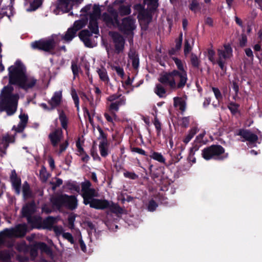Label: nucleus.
I'll use <instances>...</instances> for the list:
<instances>
[{"instance_id":"nucleus-13","label":"nucleus","mask_w":262,"mask_h":262,"mask_svg":"<svg viewBox=\"0 0 262 262\" xmlns=\"http://www.w3.org/2000/svg\"><path fill=\"white\" fill-rule=\"evenodd\" d=\"M110 35L113 39L115 53L117 54L122 53L125 44V39L122 35L117 32H110Z\"/></svg>"},{"instance_id":"nucleus-24","label":"nucleus","mask_w":262,"mask_h":262,"mask_svg":"<svg viewBox=\"0 0 262 262\" xmlns=\"http://www.w3.org/2000/svg\"><path fill=\"white\" fill-rule=\"evenodd\" d=\"M130 5L127 3L121 2L118 8V12L120 15H127L130 14Z\"/></svg>"},{"instance_id":"nucleus-18","label":"nucleus","mask_w":262,"mask_h":262,"mask_svg":"<svg viewBox=\"0 0 262 262\" xmlns=\"http://www.w3.org/2000/svg\"><path fill=\"white\" fill-rule=\"evenodd\" d=\"M126 99L123 97L120 98L115 102H113L108 104V110L113 114V117L115 119L117 118L116 112H118L119 108L120 106L123 105L125 104Z\"/></svg>"},{"instance_id":"nucleus-40","label":"nucleus","mask_w":262,"mask_h":262,"mask_svg":"<svg viewBox=\"0 0 262 262\" xmlns=\"http://www.w3.org/2000/svg\"><path fill=\"white\" fill-rule=\"evenodd\" d=\"M71 95L72 96L73 99L74 101V103L76 106L77 108V110L79 109V98L77 95L76 90L74 89L71 90Z\"/></svg>"},{"instance_id":"nucleus-48","label":"nucleus","mask_w":262,"mask_h":262,"mask_svg":"<svg viewBox=\"0 0 262 262\" xmlns=\"http://www.w3.org/2000/svg\"><path fill=\"white\" fill-rule=\"evenodd\" d=\"M42 0H34L33 3L31 4V7H33L31 10H35L42 4Z\"/></svg>"},{"instance_id":"nucleus-30","label":"nucleus","mask_w":262,"mask_h":262,"mask_svg":"<svg viewBox=\"0 0 262 262\" xmlns=\"http://www.w3.org/2000/svg\"><path fill=\"white\" fill-rule=\"evenodd\" d=\"M35 247L39 249L42 252H45L49 255H52V251L51 249L45 243L39 242L35 244Z\"/></svg>"},{"instance_id":"nucleus-23","label":"nucleus","mask_w":262,"mask_h":262,"mask_svg":"<svg viewBox=\"0 0 262 262\" xmlns=\"http://www.w3.org/2000/svg\"><path fill=\"white\" fill-rule=\"evenodd\" d=\"M11 181L12 184V186L15 190V192L17 194L20 193V184L21 180L20 179L18 178L16 176L15 170L12 171V174L11 176Z\"/></svg>"},{"instance_id":"nucleus-29","label":"nucleus","mask_w":262,"mask_h":262,"mask_svg":"<svg viewBox=\"0 0 262 262\" xmlns=\"http://www.w3.org/2000/svg\"><path fill=\"white\" fill-rule=\"evenodd\" d=\"M174 100V106L182 112H184L186 108V103L184 99L181 98L175 97Z\"/></svg>"},{"instance_id":"nucleus-25","label":"nucleus","mask_w":262,"mask_h":262,"mask_svg":"<svg viewBox=\"0 0 262 262\" xmlns=\"http://www.w3.org/2000/svg\"><path fill=\"white\" fill-rule=\"evenodd\" d=\"M19 117L20 119V122L16 126H14L13 127V129H14L16 132H21L24 129L28 121V116L25 114L20 115Z\"/></svg>"},{"instance_id":"nucleus-62","label":"nucleus","mask_w":262,"mask_h":262,"mask_svg":"<svg viewBox=\"0 0 262 262\" xmlns=\"http://www.w3.org/2000/svg\"><path fill=\"white\" fill-rule=\"evenodd\" d=\"M247 37L245 35H243L240 39L239 44L242 47H244L246 45L247 43Z\"/></svg>"},{"instance_id":"nucleus-16","label":"nucleus","mask_w":262,"mask_h":262,"mask_svg":"<svg viewBox=\"0 0 262 262\" xmlns=\"http://www.w3.org/2000/svg\"><path fill=\"white\" fill-rule=\"evenodd\" d=\"M82 0H58L57 9L63 12L70 11L73 7L81 2Z\"/></svg>"},{"instance_id":"nucleus-38","label":"nucleus","mask_w":262,"mask_h":262,"mask_svg":"<svg viewBox=\"0 0 262 262\" xmlns=\"http://www.w3.org/2000/svg\"><path fill=\"white\" fill-rule=\"evenodd\" d=\"M23 192L24 196L25 198H28L31 195V192L30 190V186L29 184L25 182L23 186Z\"/></svg>"},{"instance_id":"nucleus-63","label":"nucleus","mask_w":262,"mask_h":262,"mask_svg":"<svg viewBox=\"0 0 262 262\" xmlns=\"http://www.w3.org/2000/svg\"><path fill=\"white\" fill-rule=\"evenodd\" d=\"M245 53L247 56L250 57H253V52L251 49L247 48L245 49Z\"/></svg>"},{"instance_id":"nucleus-27","label":"nucleus","mask_w":262,"mask_h":262,"mask_svg":"<svg viewBox=\"0 0 262 262\" xmlns=\"http://www.w3.org/2000/svg\"><path fill=\"white\" fill-rule=\"evenodd\" d=\"M76 33L77 32L74 29L70 27L68 29L65 35H61L60 37L62 39L64 40L65 42H69L76 36Z\"/></svg>"},{"instance_id":"nucleus-15","label":"nucleus","mask_w":262,"mask_h":262,"mask_svg":"<svg viewBox=\"0 0 262 262\" xmlns=\"http://www.w3.org/2000/svg\"><path fill=\"white\" fill-rule=\"evenodd\" d=\"M101 18L108 26L116 27L118 20V13L113 9H109L108 13H104Z\"/></svg>"},{"instance_id":"nucleus-64","label":"nucleus","mask_w":262,"mask_h":262,"mask_svg":"<svg viewBox=\"0 0 262 262\" xmlns=\"http://www.w3.org/2000/svg\"><path fill=\"white\" fill-rule=\"evenodd\" d=\"M81 156V160L84 162H86V163L88 162L90 159V157L88 155L85 154V153L83 154Z\"/></svg>"},{"instance_id":"nucleus-47","label":"nucleus","mask_w":262,"mask_h":262,"mask_svg":"<svg viewBox=\"0 0 262 262\" xmlns=\"http://www.w3.org/2000/svg\"><path fill=\"white\" fill-rule=\"evenodd\" d=\"M154 124L155 128L157 131V134L159 135L160 133L161 129V123L160 122V121H159V120L158 119V118L157 117L155 118Z\"/></svg>"},{"instance_id":"nucleus-59","label":"nucleus","mask_w":262,"mask_h":262,"mask_svg":"<svg viewBox=\"0 0 262 262\" xmlns=\"http://www.w3.org/2000/svg\"><path fill=\"white\" fill-rule=\"evenodd\" d=\"M72 70L74 75L78 74L79 72V67L75 62L72 63Z\"/></svg>"},{"instance_id":"nucleus-11","label":"nucleus","mask_w":262,"mask_h":262,"mask_svg":"<svg viewBox=\"0 0 262 262\" xmlns=\"http://www.w3.org/2000/svg\"><path fill=\"white\" fill-rule=\"evenodd\" d=\"M53 203L58 207L66 206L74 209L77 206V200L75 196L62 194L57 196L53 200Z\"/></svg>"},{"instance_id":"nucleus-54","label":"nucleus","mask_w":262,"mask_h":262,"mask_svg":"<svg viewBox=\"0 0 262 262\" xmlns=\"http://www.w3.org/2000/svg\"><path fill=\"white\" fill-rule=\"evenodd\" d=\"M181 125L183 127H186L189 124V117H183L181 120Z\"/></svg>"},{"instance_id":"nucleus-37","label":"nucleus","mask_w":262,"mask_h":262,"mask_svg":"<svg viewBox=\"0 0 262 262\" xmlns=\"http://www.w3.org/2000/svg\"><path fill=\"white\" fill-rule=\"evenodd\" d=\"M40 178L42 182H46L49 177L46 169L44 167H42L39 172Z\"/></svg>"},{"instance_id":"nucleus-51","label":"nucleus","mask_w":262,"mask_h":262,"mask_svg":"<svg viewBox=\"0 0 262 262\" xmlns=\"http://www.w3.org/2000/svg\"><path fill=\"white\" fill-rule=\"evenodd\" d=\"M228 107L232 113H235L237 111L238 105L234 103H231L229 104Z\"/></svg>"},{"instance_id":"nucleus-36","label":"nucleus","mask_w":262,"mask_h":262,"mask_svg":"<svg viewBox=\"0 0 262 262\" xmlns=\"http://www.w3.org/2000/svg\"><path fill=\"white\" fill-rule=\"evenodd\" d=\"M128 56L132 60L133 66L135 68H137L138 66V59L137 58L135 53L133 51H130L128 53Z\"/></svg>"},{"instance_id":"nucleus-1","label":"nucleus","mask_w":262,"mask_h":262,"mask_svg":"<svg viewBox=\"0 0 262 262\" xmlns=\"http://www.w3.org/2000/svg\"><path fill=\"white\" fill-rule=\"evenodd\" d=\"M9 82L17 85L26 91L33 90L38 86V80L35 77L26 74L23 63L17 60L8 69Z\"/></svg>"},{"instance_id":"nucleus-50","label":"nucleus","mask_w":262,"mask_h":262,"mask_svg":"<svg viewBox=\"0 0 262 262\" xmlns=\"http://www.w3.org/2000/svg\"><path fill=\"white\" fill-rule=\"evenodd\" d=\"M124 176L126 178H128L133 180H135L138 178V176L135 173L128 171L124 172Z\"/></svg>"},{"instance_id":"nucleus-39","label":"nucleus","mask_w":262,"mask_h":262,"mask_svg":"<svg viewBox=\"0 0 262 262\" xmlns=\"http://www.w3.org/2000/svg\"><path fill=\"white\" fill-rule=\"evenodd\" d=\"M215 51L212 48L208 50V59L213 63L216 64V59L214 58Z\"/></svg>"},{"instance_id":"nucleus-28","label":"nucleus","mask_w":262,"mask_h":262,"mask_svg":"<svg viewBox=\"0 0 262 262\" xmlns=\"http://www.w3.org/2000/svg\"><path fill=\"white\" fill-rule=\"evenodd\" d=\"M88 22V19L85 18H81V19L76 20L74 22L72 28L77 32L84 27L85 26Z\"/></svg>"},{"instance_id":"nucleus-10","label":"nucleus","mask_w":262,"mask_h":262,"mask_svg":"<svg viewBox=\"0 0 262 262\" xmlns=\"http://www.w3.org/2000/svg\"><path fill=\"white\" fill-rule=\"evenodd\" d=\"M147 5V10L140 11L138 17L141 23L148 24L151 19V11L156 9L158 6V0H144Z\"/></svg>"},{"instance_id":"nucleus-19","label":"nucleus","mask_w":262,"mask_h":262,"mask_svg":"<svg viewBox=\"0 0 262 262\" xmlns=\"http://www.w3.org/2000/svg\"><path fill=\"white\" fill-rule=\"evenodd\" d=\"M239 135L247 140L249 142V145L251 147L253 146L254 142L258 139L257 135L247 130H241Z\"/></svg>"},{"instance_id":"nucleus-2","label":"nucleus","mask_w":262,"mask_h":262,"mask_svg":"<svg viewBox=\"0 0 262 262\" xmlns=\"http://www.w3.org/2000/svg\"><path fill=\"white\" fill-rule=\"evenodd\" d=\"M172 59L178 70L161 75L159 81L170 89L176 90L184 86L187 80V75L184 69V63L177 58L173 57Z\"/></svg>"},{"instance_id":"nucleus-12","label":"nucleus","mask_w":262,"mask_h":262,"mask_svg":"<svg viewBox=\"0 0 262 262\" xmlns=\"http://www.w3.org/2000/svg\"><path fill=\"white\" fill-rule=\"evenodd\" d=\"M58 36H52L50 38L46 40H40L33 42L31 46L33 49H38L45 51H49L52 50L55 44L57 43Z\"/></svg>"},{"instance_id":"nucleus-44","label":"nucleus","mask_w":262,"mask_h":262,"mask_svg":"<svg viewBox=\"0 0 262 262\" xmlns=\"http://www.w3.org/2000/svg\"><path fill=\"white\" fill-rule=\"evenodd\" d=\"M157 206V204L154 200H151L148 203L147 208L148 211H153L156 209Z\"/></svg>"},{"instance_id":"nucleus-7","label":"nucleus","mask_w":262,"mask_h":262,"mask_svg":"<svg viewBox=\"0 0 262 262\" xmlns=\"http://www.w3.org/2000/svg\"><path fill=\"white\" fill-rule=\"evenodd\" d=\"M27 230L25 224L18 225L14 228L6 229L0 232V246L5 244L11 238L24 236Z\"/></svg>"},{"instance_id":"nucleus-3","label":"nucleus","mask_w":262,"mask_h":262,"mask_svg":"<svg viewBox=\"0 0 262 262\" xmlns=\"http://www.w3.org/2000/svg\"><path fill=\"white\" fill-rule=\"evenodd\" d=\"M82 11L88 12L90 16L89 29L91 33L88 30H83L79 33V37L84 42L85 46L93 47L94 43L91 39L92 33L98 34L99 33L98 19L100 18L101 10L99 6L95 5L93 6H87L82 9Z\"/></svg>"},{"instance_id":"nucleus-4","label":"nucleus","mask_w":262,"mask_h":262,"mask_svg":"<svg viewBox=\"0 0 262 262\" xmlns=\"http://www.w3.org/2000/svg\"><path fill=\"white\" fill-rule=\"evenodd\" d=\"M91 183L85 181L81 184L82 196L85 205H90L91 208L96 209H104L110 207V203L106 200L94 199L99 196L97 191L91 187Z\"/></svg>"},{"instance_id":"nucleus-55","label":"nucleus","mask_w":262,"mask_h":262,"mask_svg":"<svg viewBox=\"0 0 262 262\" xmlns=\"http://www.w3.org/2000/svg\"><path fill=\"white\" fill-rule=\"evenodd\" d=\"M51 184L53 185L52 188L54 190L57 187L59 186L62 184V180L60 179L57 178L56 179V181L52 182Z\"/></svg>"},{"instance_id":"nucleus-20","label":"nucleus","mask_w":262,"mask_h":262,"mask_svg":"<svg viewBox=\"0 0 262 262\" xmlns=\"http://www.w3.org/2000/svg\"><path fill=\"white\" fill-rule=\"evenodd\" d=\"M49 138L53 145L56 146L63 138L61 129L60 128L55 129L49 135Z\"/></svg>"},{"instance_id":"nucleus-14","label":"nucleus","mask_w":262,"mask_h":262,"mask_svg":"<svg viewBox=\"0 0 262 262\" xmlns=\"http://www.w3.org/2000/svg\"><path fill=\"white\" fill-rule=\"evenodd\" d=\"M97 129L99 133L98 139L99 141V149L100 153L102 157H105L108 154V142L106 139V136L100 126H97Z\"/></svg>"},{"instance_id":"nucleus-42","label":"nucleus","mask_w":262,"mask_h":262,"mask_svg":"<svg viewBox=\"0 0 262 262\" xmlns=\"http://www.w3.org/2000/svg\"><path fill=\"white\" fill-rule=\"evenodd\" d=\"M212 90L215 98L218 100V101L220 102L222 99V95L220 91L218 88H212Z\"/></svg>"},{"instance_id":"nucleus-45","label":"nucleus","mask_w":262,"mask_h":262,"mask_svg":"<svg viewBox=\"0 0 262 262\" xmlns=\"http://www.w3.org/2000/svg\"><path fill=\"white\" fill-rule=\"evenodd\" d=\"M191 62L193 66L198 67L200 64V61L195 55L192 54L191 57Z\"/></svg>"},{"instance_id":"nucleus-33","label":"nucleus","mask_w":262,"mask_h":262,"mask_svg":"<svg viewBox=\"0 0 262 262\" xmlns=\"http://www.w3.org/2000/svg\"><path fill=\"white\" fill-rule=\"evenodd\" d=\"M56 219L55 218L49 216L43 221V223L46 228L50 229L51 228L53 227V225Z\"/></svg>"},{"instance_id":"nucleus-17","label":"nucleus","mask_w":262,"mask_h":262,"mask_svg":"<svg viewBox=\"0 0 262 262\" xmlns=\"http://www.w3.org/2000/svg\"><path fill=\"white\" fill-rule=\"evenodd\" d=\"M14 141L13 136L6 135L0 139V156H3L6 154V149L8 147L9 143Z\"/></svg>"},{"instance_id":"nucleus-58","label":"nucleus","mask_w":262,"mask_h":262,"mask_svg":"<svg viewBox=\"0 0 262 262\" xmlns=\"http://www.w3.org/2000/svg\"><path fill=\"white\" fill-rule=\"evenodd\" d=\"M120 97V96H118L117 95H113L111 96H110L107 98V100L110 102V103L113 102H115L117 100H118Z\"/></svg>"},{"instance_id":"nucleus-9","label":"nucleus","mask_w":262,"mask_h":262,"mask_svg":"<svg viewBox=\"0 0 262 262\" xmlns=\"http://www.w3.org/2000/svg\"><path fill=\"white\" fill-rule=\"evenodd\" d=\"M203 157L207 160L211 159L222 160L227 157L224 148L221 145H214L204 148L202 153Z\"/></svg>"},{"instance_id":"nucleus-32","label":"nucleus","mask_w":262,"mask_h":262,"mask_svg":"<svg viewBox=\"0 0 262 262\" xmlns=\"http://www.w3.org/2000/svg\"><path fill=\"white\" fill-rule=\"evenodd\" d=\"M59 119L62 128L67 129L68 119L63 111H59Z\"/></svg>"},{"instance_id":"nucleus-5","label":"nucleus","mask_w":262,"mask_h":262,"mask_svg":"<svg viewBox=\"0 0 262 262\" xmlns=\"http://www.w3.org/2000/svg\"><path fill=\"white\" fill-rule=\"evenodd\" d=\"M18 96L12 94V88L5 86L0 94V112L6 111L8 115L13 114L16 110Z\"/></svg>"},{"instance_id":"nucleus-52","label":"nucleus","mask_w":262,"mask_h":262,"mask_svg":"<svg viewBox=\"0 0 262 262\" xmlns=\"http://www.w3.org/2000/svg\"><path fill=\"white\" fill-rule=\"evenodd\" d=\"M191 50V47L190 45L188 40H186L184 46V54L185 55L188 54Z\"/></svg>"},{"instance_id":"nucleus-49","label":"nucleus","mask_w":262,"mask_h":262,"mask_svg":"<svg viewBox=\"0 0 262 262\" xmlns=\"http://www.w3.org/2000/svg\"><path fill=\"white\" fill-rule=\"evenodd\" d=\"M10 256V253L7 251H3L0 252V258L3 260L8 259Z\"/></svg>"},{"instance_id":"nucleus-61","label":"nucleus","mask_w":262,"mask_h":262,"mask_svg":"<svg viewBox=\"0 0 262 262\" xmlns=\"http://www.w3.org/2000/svg\"><path fill=\"white\" fill-rule=\"evenodd\" d=\"M132 151L138 153L140 155H145V151L141 148L138 147H134L132 148Z\"/></svg>"},{"instance_id":"nucleus-34","label":"nucleus","mask_w":262,"mask_h":262,"mask_svg":"<svg viewBox=\"0 0 262 262\" xmlns=\"http://www.w3.org/2000/svg\"><path fill=\"white\" fill-rule=\"evenodd\" d=\"M150 157L160 163H165V159L162 155L157 152H154L152 155L150 156Z\"/></svg>"},{"instance_id":"nucleus-31","label":"nucleus","mask_w":262,"mask_h":262,"mask_svg":"<svg viewBox=\"0 0 262 262\" xmlns=\"http://www.w3.org/2000/svg\"><path fill=\"white\" fill-rule=\"evenodd\" d=\"M198 129L196 127H193L191 128L188 133L187 135L184 137L183 140L184 143L186 144H187L191 139L194 137V136L198 132Z\"/></svg>"},{"instance_id":"nucleus-35","label":"nucleus","mask_w":262,"mask_h":262,"mask_svg":"<svg viewBox=\"0 0 262 262\" xmlns=\"http://www.w3.org/2000/svg\"><path fill=\"white\" fill-rule=\"evenodd\" d=\"M155 92L159 97H162L164 96L166 92L165 89L162 85L158 84L156 85L155 89Z\"/></svg>"},{"instance_id":"nucleus-26","label":"nucleus","mask_w":262,"mask_h":262,"mask_svg":"<svg viewBox=\"0 0 262 262\" xmlns=\"http://www.w3.org/2000/svg\"><path fill=\"white\" fill-rule=\"evenodd\" d=\"M96 72L98 73L99 78L105 83L107 84L110 81V78L105 68L103 67L97 68Z\"/></svg>"},{"instance_id":"nucleus-60","label":"nucleus","mask_w":262,"mask_h":262,"mask_svg":"<svg viewBox=\"0 0 262 262\" xmlns=\"http://www.w3.org/2000/svg\"><path fill=\"white\" fill-rule=\"evenodd\" d=\"M68 146V143L67 141H66L64 143L60 144V149L59 150V154L62 153L63 151H64Z\"/></svg>"},{"instance_id":"nucleus-43","label":"nucleus","mask_w":262,"mask_h":262,"mask_svg":"<svg viewBox=\"0 0 262 262\" xmlns=\"http://www.w3.org/2000/svg\"><path fill=\"white\" fill-rule=\"evenodd\" d=\"M112 69L116 72L118 75L121 77H123L124 75L123 70L122 68L118 66H112Z\"/></svg>"},{"instance_id":"nucleus-53","label":"nucleus","mask_w":262,"mask_h":262,"mask_svg":"<svg viewBox=\"0 0 262 262\" xmlns=\"http://www.w3.org/2000/svg\"><path fill=\"white\" fill-rule=\"evenodd\" d=\"M62 236L63 238L67 239L71 243H74V239L71 234L68 232H63L62 233Z\"/></svg>"},{"instance_id":"nucleus-46","label":"nucleus","mask_w":262,"mask_h":262,"mask_svg":"<svg viewBox=\"0 0 262 262\" xmlns=\"http://www.w3.org/2000/svg\"><path fill=\"white\" fill-rule=\"evenodd\" d=\"M189 9L195 12L199 9V3L195 0L193 1L189 6Z\"/></svg>"},{"instance_id":"nucleus-21","label":"nucleus","mask_w":262,"mask_h":262,"mask_svg":"<svg viewBox=\"0 0 262 262\" xmlns=\"http://www.w3.org/2000/svg\"><path fill=\"white\" fill-rule=\"evenodd\" d=\"M62 99V92L61 91L55 92L49 101V104L52 106V109L58 106L61 101Z\"/></svg>"},{"instance_id":"nucleus-22","label":"nucleus","mask_w":262,"mask_h":262,"mask_svg":"<svg viewBox=\"0 0 262 262\" xmlns=\"http://www.w3.org/2000/svg\"><path fill=\"white\" fill-rule=\"evenodd\" d=\"M35 211V205L34 203L28 204L22 209V214L24 216H26L28 218V221L30 222V216Z\"/></svg>"},{"instance_id":"nucleus-41","label":"nucleus","mask_w":262,"mask_h":262,"mask_svg":"<svg viewBox=\"0 0 262 262\" xmlns=\"http://www.w3.org/2000/svg\"><path fill=\"white\" fill-rule=\"evenodd\" d=\"M71 95L72 96L73 99L74 101V103L76 106L77 108V110L79 109V98L77 95L76 90L74 89L71 90Z\"/></svg>"},{"instance_id":"nucleus-57","label":"nucleus","mask_w":262,"mask_h":262,"mask_svg":"<svg viewBox=\"0 0 262 262\" xmlns=\"http://www.w3.org/2000/svg\"><path fill=\"white\" fill-rule=\"evenodd\" d=\"M104 115L105 119L108 122L113 123V120L116 119H115L114 117H113V114L112 112H111V115L108 114L107 113H105Z\"/></svg>"},{"instance_id":"nucleus-6","label":"nucleus","mask_w":262,"mask_h":262,"mask_svg":"<svg viewBox=\"0 0 262 262\" xmlns=\"http://www.w3.org/2000/svg\"><path fill=\"white\" fill-rule=\"evenodd\" d=\"M233 56V50L229 44H225L217 49L216 64L224 71H226V65Z\"/></svg>"},{"instance_id":"nucleus-56","label":"nucleus","mask_w":262,"mask_h":262,"mask_svg":"<svg viewBox=\"0 0 262 262\" xmlns=\"http://www.w3.org/2000/svg\"><path fill=\"white\" fill-rule=\"evenodd\" d=\"M53 229L57 235L62 234L63 233V229L61 226H53Z\"/></svg>"},{"instance_id":"nucleus-8","label":"nucleus","mask_w":262,"mask_h":262,"mask_svg":"<svg viewBox=\"0 0 262 262\" xmlns=\"http://www.w3.org/2000/svg\"><path fill=\"white\" fill-rule=\"evenodd\" d=\"M124 35L133 38L137 28V22L132 16H127L118 21L116 26Z\"/></svg>"}]
</instances>
